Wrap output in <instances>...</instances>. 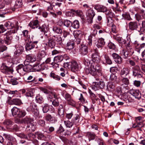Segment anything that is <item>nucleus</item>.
Wrapping results in <instances>:
<instances>
[{
  "label": "nucleus",
  "instance_id": "12",
  "mask_svg": "<svg viewBox=\"0 0 145 145\" xmlns=\"http://www.w3.org/2000/svg\"><path fill=\"white\" fill-rule=\"evenodd\" d=\"M86 14L87 16L90 18V23H92L93 18L95 14V12L93 10L89 9L87 11Z\"/></svg>",
  "mask_w": 145,
  "mask_h": 145
},
{
  "label": "nucleus",
  "instance_id": "44",
  "mask_svg": "<svg viewBox=\"0 0 145 145\" xmlns=\"http://www.w3.org/2000/svg\"><path fill=\"white\" fill-rule=\"evenodd\" d=\"M36 99L37 102L39 103H42L44 101L43 98L40 95H38L36 97Z\"/></svg>",
  "mask_w": 145,
  "mask_h": 145
},
{
  "label": "nucleus",
  "instance_id": "54",
  "mask_svg": "<svg viewBox=\"0 0 145 145\" xmlns=\"http://www.w3.org/2000/svg\"><path fill=\"white\" fill-rule=\"evenodd\" d=\"M25 65V66H24V71L28 72L30 70V69L31 68V66L30 65Z\"/></svg>",
  "mask_w": 145,
  "mask_h": 145
},
{
  "label": "nucleus",
  "instance_id": "41",
  "mask_svg": "<svg viewBox=\"0 0 145 145\" xmlns=\"http://www.w3.org/2000/svg\"><path fill=\"white\" fill-rule=\"evenodd\" d=\"M122 16L123 18L129 21L131 20L132 19L131 18L129 14L127 13H125L122 14Z\"/></svg>",
  "mask_w": 145,
  "mask_h": 145
},
{
  "label": "nucleus",
  "instance_id": "19",
  "mask_svg": "<svg viewBox=\"0 0 145 145\" xmlns=\"http://www.w3.org/2000/svg\"><path fill=\"white\" fill-rule=\"evenodd\" d=\"M80 51L81 54L84 56L86 55L88 52V47L85 45H82L80 48Z\"/></svg>",
  "mask_w": 145,
  "mask_h": 145
},
{
  "label": "nucleus",
  "instance_id": "52",
  "mask_svg": "<svg viewBox=\"0 0 145 145\" xmlns=\"http://www.w3.org/2000/svg\"><path fill=\"white\" fill-rule=\"evenodd\" d=\"M71 22L68 20H65L64 22V25L67 27H69L71 26Z\"/></svg>",
  "mask_w": 145,
  "mask_h": 145
},
{
  "label": "nucleus",
  "instance_id": "40",
  "mask_svg": "<svg viewBox=\"0 0 145 145\" xmlns=\"http://www.w3.org/2000/svg\"><path fill=\"white\" fill-rule=\"evenodd\" d=\"M64 122L65 126L67 127L71 128L74 124L72 121L71 122H70V121L68 120L64 121Z\"/></svg>",
  "mask_w": 145,
  "mask_h": 145
},
{
  "label": "nucleus",
  "instance_id": "34",
  "mask_svg": "<svg viewBox=\"0 0 145 145\" xmlns=\"http://www.w3.org/2000/svg\"><path fill=\"white\" fill-rule=\"evenodd\" d=\"M3 124L7 127H10L13 124V122L9 120H6L4 121Z\"/></svg>",
  "mask_w": 145,
  "mask_h": 145
},
{
  "label": "nucleus",
  "instance_id": "45",
  "mask_svg": "<svg viewBox=\"0 0 145 145\" xmlns=\"http://www.w3.org/2000/svg\"><path fill=\"white\" fill-rule=\"evenodd\" d=\"M73 35L75 38H76L79 35H82V32L80 30H76L74 31Z\"/></svg>",
  "mask_w": 145,
  "mask_h": 145
},
{
  "label": "nucleus",
  "instance_id": "14",
  "mask_svg": "<svg viewBox=\"0 0 145 145\" xmlns=\"http://www.w3.org/2000/svg\"><path fill=\"white\" fill-rule=\"evenodd\" d=\"M51 95L54 96V97L55 98V99L52 101V104L54 106H58L59 105V102L57 98V95L54 92H52L51 93Z\"/></svg>",
  "mask_w": 145,
  "mask_h": 145
},
{
  "label": "nucleus",
  "instance_id": "39",
  "mask_svg": "<svg viewBox=\"0 0 145 145\" xmlns=\"http://www.w3.org/2000/svg\"><path fill=\"white\" fill-rule=\"evenodd\" d=\"M121 55L123 56V58L125 59L127 58L128 57V52L124 49L121 52Z\"/></svg>",
  "mask_w": 145,
  "mask_h": 145
},
{
  "label": "nucleus",
  "instance_id": "37",
  "mask_svg": "<svg viewBox=\"0 0 145 145\" xmlns=\"http://www.w3.org/2000/svg\"><path fill=\"white\" fill-rule=\"evenodd\" d=\"M63 59L62 56H58L55 57L54 58V61L56 63L61 62Z\"/></svg>",
  "mask_w": 145,
  "mask_h": 145
},
{
  "label": "nucleus",
  "instance_id": "13",
  "mask_svg": "<svg viewBox=\"0 0 145 145\" xmlns=\"http://www.w3.org/2000/svg\"><path fill=\"white\" fill-rule=\"evenodd\" d=\"M70 67L71 71L73 72H75L77 71L78 66V63L75 61H72L70 62Z\"/></svg>",
  "mask_w": 145,
  "mask_h": 145
},
{
  "label": "nucleus",
  "instance_id": "20",
  "mask_svg": "<svg viewBox=\"0 0 145 145\" xmlns=\"http://www.w3.org/2000/svg\"><path fill=\"white\" fill-rule=\"evenodd\" d=\"M38 29L41 32H43L44 34L47 33L49 30L48 26L45 24L43 25L41 27L39 26Z\"/></svg>",
  "mask_w": 145,
  "mask_h": 145
},
{
  "label": "nucleus",
  "instance_id": "2",
  "mask_svg": "<svg viewBox=\"0 0 145 145\" xmlns=\"http://www.w3.org/2000/svg\"><path fill=\"white\" fill-rule=\"evenodd\" d=\"M16 32L15 29H13L8 31L5 35L4 42L7 45L10 44L13 39L12 33H14Z\"/></svg>",
  "mask_w": 145,
  "mask_h": 145
},
{
  "label": "nucleus",
  "instance_id": "50",
  "mask_svg": "<svg viewBox=\"0 0 145 145\" xmlns=\"http://www.w3.org/2000/svg\"><path fill=\"white\" fill-rule=\"evenodd\" d=\"M62 3L59 2H54V1L52 3V6L55 8H57L58 7H60Z\"/></svg>",
  "mask_w": 145,
  "mask_h": 145
},
{
  "label": "nucleus",
  "instance_id": "47",
  "mask_svg": "<svg viewBox=\"0 0 145 145\" xmlns=\"http://www.w3.org/2000/svg\"><path fill=\"white\" fill-rule=\"evenodd\" d=\"M50 109L49 106L48 104H46L43 107L42 110L44 113H46L48 112Z\"/></svg>",
  "mask_w": 145,
  "mask_h": 145
},
{
  "label": "nucleus",
  "instance_id": "35",
  "mask_svg": "<svg viewBox=\"0 0 145 145\" xmlns=\"http://www.w3.org/2000/svg\"><path fill=\"white\" fill-rule=\"evenodd\" d=\"M138 31L139 32L145 31V21H142V25L140 26Z\"/></svg>",
  "mask_w": 145,
  "mask_h": 145
},
{
  "label": "nucleus",
  "instance_id": "22",
  "mask_svg": "<svg viewBox=\"0 0 145 145\" xmlns=\"http://www.w3.org/2000/svg\"><path fill=\"white\" fill-rule=\"evenodd\" d=\"M9 104L10 105H19L21 104V100L19 99H14L10 101Z\"/></svg>",
  "mask_w": 145,
  "mask_h": 145
},
{
  "label": "nucleus",
  "instance_id": "30",
  "mask_svg": "<svg viewBox=\"0 0 145 145\" xmlns=\"http://www.w3.org/2000/svg\"><path fill=\"white\" fill-rule=\"evenodd\" d=\"M113 38L120 43L123 44H125V41H124V39L121 37H118L117 36L114 35L113 37Z\"/></svg>",
  "mask_w": 145,
  "mask_h": 145
},
{
  "label": "nucleus",
  "instance_id": "9",
  "mask_svg": "<svg viewBox=\"0 0 145 145\" xmlns=\"http://www.w3.org/2000/svg\"><path fill=\"white\" fill-rule=\"evenodd\" d=\"M112 56L114 61L117 63L120 64L122 63V59L118 54L116 53H113Z\"/></svg>",
  "mask_w": 145,
  "mask_h": 145
},
{
  "label": "nucleus",
  "instance_id": "11",
  "mask_svg": "<svg viewBox=\"0 0 145 145\" xmlns=\"http://www.w3.org/2000/svg\"><path fill=\"white\" fill-rule=\"evenodd\" d=\"M135 18L138 21L139 26L140 25L141 22H142V21H145L144 20V16L143 14L141 15L140 14L137 13L135 14Z\"/></svg>",
  "mask_w": 145,
  "mask_h": 145
},
{
  "label": "nucleus",
  "instance_id": "61",
  "mask_svg": "<svg viewBox=\"0 0 145 145\" xmlns=\"http://www.w3.org/2000/svg\"><path fill=\"white\" fill-rule=\"evenodd\" d=\"M116 77L115 75L114 74H112L110 75V80L111 81L115 82L116 80Z\"/></svg>",
  "mask_w": 145,
  "mask_h": 145
},
{
  "label": "nucleus",
  "instance_id": "59",
  "mask_svg": "<svg viewBox=\"0 0 145 145\" xmlns=\"http://www.w3.org/2000/svg\"><path fill=\"white\" fill-rule=\"evenodd\" d=\"M108 47L110 49L115 50L116 48L115 45L112 42H109L108 45Z\"/></svg>",
  "mask_w": 145,
  "mask_h": 145
},
{
  "label": "nucleus",
  "instance_id": "58",
  "mask_svg": "<svg viewBox=\"0 0 145 145\" xmlns=\"http://www.w3.org/2000/svg\"><path fill=\"white\" fill-rule=\"evenodd\" d=\"M126 48L129 51H130L132 52V54H133L134 52L133 50H132V48L131 46L129 43H128L126 45Z\"/></svg>",
  "mask_w": 145,
  "mask_h": 145
},
{
  "label": "nucleus",
  "instance_id": "56",
  "mask_svg": "<svg viewBox=\"0 0 145 145\" xmlns=\"http://www.w3.org/2000/svg\"><path fill=\"white\" fill-rule=\"evenodd\" d=\"M113 20L112 17H108L107 19V23L108 25L110 26L113 24Z\"/></svg>",
  "mask_w": 145,
  "mask_h": 145
},
{
  "label": "nucleus",
  "instance_id": "26",
  "mask_svg": "<svg viewBox=\"0 0 145 145\" xmlns=\"http://www.w3.org/2000/svg\"><path fill=\"white\" fill-rule=\"evenodd\" d=\"M36 129V126L32 123L27 125L26 129L27 130H29L31 131H34Z\"/></svg>",
  "mask_w": 145,
  "mask_h": 145
},
{
  "label": "nucleus",
  "instance_id": "25",
  "mask_svg": "<svg viewBox=\"0 0 145 145\" xmlns=\"http://www.w3.org/2000/svg\"><path fill=\"white\" fill-rule=\"evenodd\" d=\"M80 118V117L78 115L75 114L72 119L71 121L74 124L77 125L79 121Z\"/></svg>",
  "mask_w": 145,
  "mask_h": 145
},
{
  "label": "nucleus",
  "instance_id": "23",
  "mask_svg": "<svg viewBox=\"0 0 145 145\" xmlns=\"http://www.w3.org/2000/svg\"><path fill=\"white\" fill-rule=\"evenodd\" d=\"M42 66V64H35L33 65V69L35 71H39L44 69Z\"/></svg>",
  "mask_w": 145,
  "mask_h": 145
},
{
  "label": "nucleus",
  "instance_id": "48",
  "mask_svg": "<svg viewBox=\"0 0 145 145\" xmlns=\"http://www.w3.org/2000/svg\"><path fill=\"white\" fill-rule=\"evenodd\" d=\"M35 108L33 106V104L32 103H30V104L29 106L27 108V110L29 112H30L31 111H33L35 108L36 107L35 105H34Z\"/></svg>",
  "mask_w": 145,
  "mask_h": 145
},
{
  "label": "nucleus",
  "instance_id": "53",
  "mask_svg": "<svg viewBox=\"0 0 145 145\" xmlns=\"http://www.w3.org/2000/svg\"><path fill=\"white\" fill-rule=\"evenodd\" d=\"M36 135L37 136V138L39 139L43 140L44 138V136L43 134L40 133H36Z\"/></svg>",
  "mask_w": 145,
  "mask_h": 145
},
{
  "label": "nucleus",
  "instance_id": "7",
  "mask_svg": "<svg viewBox=\"0 0 145 145\" xmlns=\"http://www.w3.org/2000/svg\"><path fill=\"white\" fill-rule=\"evenodd\" d=\"M129 93L136 98L139 99L141 98V93L138 90L131 89L129 91Z\"/></svg>",
  "mask_w": 145,
  "mask_h": 145
},
{
  "label": "nucleus",
  "instance_id": "32",
  "mask_svg": "<svg viewBox=\"0 0 145 145\" xmlns=\"http://www.w3.org/2000/svg\"><path fill=\"white\" fill-rule=\"evenodd\" d=\"M22 5V0H16L14 5V8H18L21 7Z\"/></svg>",
  "mask_w": 145,
  "mask_h": 145
},
{
  "label": "nucleus",
  "instance_id": "33",
  "mask_svg": "<svg viewBox=\"0 0 145 145\" xmlns=\"http://www.w3.org/2000/svg\"><path fill=\"white\" fill-rule=\"evenodd\" d=\"M3 136L4 138L7 140H9L10 141H13L14 140V139L8 133H4Z\"/></svg>",
  "mask_w": 145,
  "mask_h": 145
},
{
  "label": "nucleus",
  "instance_id": "60",
  "mask_svg": "<svg viewBox=\"0 0 145 145\" xmlns=\"http://www.w3.org/2000/svg\"><path fill=\"white\" fill-rule=\"evenodd\" d=\"M108 88L110 89H113L115 87L114 82H108L107 86Z\"/></svg>",
  "mask_w": 145,
  "mask_h": 145
},
{
  "label": "nucleus",
  "instance_id": "64",
  "mask_svg": "<svg viewBox=\"0 0 145 145\" xmlns=\"http://www.w3.org/2000/svg\"><path fill=\"white\" fill-rule=\"evenodd\" d=\"M96 140L97 143L99 145H105L103 140L101 138H98Z\"/></svg>",
  "mask_w": 145,
  "mask_h": 145
},
{
  "label": "nucleus",
  "instance_id": "24",
  "mask_svg": "<svg viewBox=\"0 0 145 145\" xmlns=\"http://www.w3.org/2000/svg\"><path fill=\"white\" fill-rule=\"evenodd\" d=\"M95 8L97 10L98 12H105L107 10V8L104 6L100 5L99 6H96Z\"/></svg>",
  "mask_w": 145,
  "mask_h": 145
},
{
  "label": "nucleus",
  "instance_id": "4",
  "mask_svg": "<svg viewBox=\"0 0 145 145\" xmlns=\"http://www.w3.org/2000/svg\"><path fill=\"white\" fill-rule=\"evenodd\" d=\"M129 29L131 31L136 30L138 31L139 29L138 28V24L136 21L131 22L128 24Z\"/></svg>",
  "mask_w": 145,
  "mask_h": 145
},
{
  "label": "nucleus",
  "instance_id": "5",
  "mask_svg": "<svg viewBox=\"0 0 145 145\" xmlns=\"http://www.w3.org/2000/svg\"><path fill=\"white\" fill-rule=\"evenodd\" d=\"M133 74L135 76H137L138 78L142 77L140 74V67L138 65H136L133 68Z\"/></svg>",
  "mask_w": 145,
  "mask_h": 145
},
{
  "label": "nucleus",
  "instance_id": "1",
  "mask_svg": "<svg viewBox=\"0 0 145 145\" xmlns=\"http://www.w3.org/2000/svg\"><path fill=\"white\" fill-rule=\"evenodd\" d=\"M91 57L94 63L91 65L90 61L87 59H85L84 60V64L86 66L85 69L86 73L94 76L96 74L97 72L99 75H101L102 70L100 65L99 64L101 59L96 50H95V53L92 54Z\"/></svg>",
  "mask_w": 145,
  "mask_h": 145
},
{
  "label": "nucleus",
  "instance_id": "36",
  "mask_svg": "<svg viewBox=\"0 0 145 145\" xmlns=\"http://www.w3.org/2000/svg\"><path fill=\"white\" fill-rule=\"evenodd\" d=\"M53 31L57 34H61L62 32V29L59 27L56 26L54 27L53 28Z\"/></svg>",
  "mask_w": 145,
  "mask_h": 145
},
{
  "label": "nucleus",
  "instance_id": "49",
  "mask_svg": "<svg viewBox=\"0 0 145 145\" xmlns=\"http://www.w3.org/2000/svg\"><path fill=\"white\" fill-rule=\"evenodd\" d=\"M18 117L19 118H22L24 117L26 114V112L24 110H19Z\"/></svg>",
  "mask_w": 145,
  "mask_h": 145
},
{
  "label": "nucleus",
  "instance_id": "17",
  "mask_svg": "<svg viewBox=\"0 0 145 145\" xmlns=\"http://www.w3.org/2000/svg\"><path fill=\"white\" fill-rule=\"evenodd\" d=\"M33 121V119L28 116H26L25 118L22 119L23 124H26L27 125L32 123Z\"/></svg>",
  "mask_w": 145,
  "mask_h": 145
},
{
  "label": "nucleus",
  "instance_id": "42",
  "mask_svg": "<svg viewBox=\"0 0 145 145\" xmlns=\"http://www.w3.org/2000/svg\"><path fill=\"white\" fill-rule=\"evenodd\" d=\"M72 26L74 28L78 29L79 28L80 24L78 20H75L74 21L72 24Z\"/></svg>",
  "mask_w": 145,
  "mask_h": 145
},
{
  "label": "nucleus",
  "instance_id": "57",
  "mask_svg": "<svg viewBox=\"0 0 145 145\" xmlns=\"http://www.w3.org/2000/svg\"><path fill=\"white\" fill-rule=\"evenodd\" d=\"M64 131V129L63 127L60 125L59 129L56 132L57 134L59 135L61 134Z\"/></svg>",
  "mask_w": 145,
  "mask_h": 145
},
{
  "label": "nucleus",
  "instance_id": "29",
  "mask_svg": "<svg viewBox=\"0 0 145 145\" xmlns=\"http://www.w3.org/2000/svg\"><path fill=\"white\" fill-rule=\"evenodd\" d=\"M20 110L16 107H14L11 110L12 114L13 116H18Z\"/></svg>",
  "mask_w": 145,
  "mask_h": 145
},
{
  "label": "nucleus",
  "instance_id": "55",
  "mask_svg": "<svg viewBox=\"0 0 145 145\" xmlns=\"http://www.w3.org/2000/svg\"><path fill=\"white\" fill-rule=\"evenodd\" d=\"M134 44L135 45V47L137 49V51L139 53L140 50V45L139 44L137 41H135Z\"/></svg>",
  "mask_w": 145,
  "mask_h": 145
},
{
  "label": "nucleus",
  "instance_id": "31",
  "mask_svg": "<svg viewBox=\"0 0 145 145\" xmlns=\"http://www.w3.org/2000/svg\"><path fill=\"white\" fill-rule=\"evenodd\" d=\"M4 25L8 29H11L14 26V24L10 21L6 22L4 24Z\"/></svg>",
  "mask_w": 145,
  "mask_h": 145
},
{
  "label": "nucleus",
  "instance_id": "6",
  "mask_svg": "<svg viewBox=\"0 0 145 145\" xmlns=\"http://www.w3.org/2000/svg\"><path fill=\"white\" fill-rule=\"evenodd\" d=\"M1 72L6 74H9L13 72L12 69L8 67L4 64H2L1 67Z\"/></svg>",
  "mask_w": 145,
  "mask_h": 145
},
{
  "label": "nucleus",
  "instance_id": "18",
  "mask_svg": "<svg viewBox=\"0 0 145 145\" xmlns=\"http://www.w3.org/2000/svg\"><path fill=\"white\" fill-rule=\"evenodd\" d=\"M105 42L104 39L101 38L98 40L96 44V46L98 48H101L103 47L105 45Z\"/></svg>",
  "mask_w": 145,
  "mask_h": 145
},
{
  "label": "nucleus",
  "instance_id": "63",
  "mask_svg": "<svg viewBox=\"0 0 145 145\" xmlns=\"http://www.w3.org/2000/svg\"><path fill=\"white\" fill-rule=\"evenodd\" d=\"M35 137V135L33 134L32 133H29L28 135V136L27 137L28 138H26V139L32 140Z\"/></svg>",
  "mask_w": 145,
  "mask_h": 145
},
{
  "label": "nucleus",
  "instance_id": "28",
  "mask_svg": "<svg viewBox=\"0 0 145 145\" xmlns=\"http://www.w3.org/2000/svg\"><path fill=\"white\" fill-rule=\"evenodd\" d=\"M74 43L73 41L68 42L66 46V48L67 50H70L73 49L74 46Z\"/></svg>",
  "mask_w": 145,
  "mask_h": 145
},
{
  "label": "nucleus",
  "instance_id": "43",
  "mask_svg": "<svg viewBox=\"0 0 145 145\" xmlns=\"http://www.w3.org/2000/svg\"><path fill=\"white\" fill-rule=\"evenodd\" d=\"M87 136L89 138V141L94 139L95 137V135L90 132H88L87 134Z\"/></svg>",
  "mask_w": 145,
  "mask_h": 145
},
{
  "label": "nucleus",
  "instance_id": "27",
  "mask_svg": "<svg viewBox=\"0 0 145 145\" xmlns=\"http://www.w3.org/2000/svg\"><path fill=\"white\" fill-rule=\"evenodd\" d=\"M46 45H48V46L51 48H53L54 47L55 43L53 39H49L48 42L46 44Z\"/></svg>",
  "mask_w": 145,
  "mask_h": 145
},
{
  "label": "nucleus",
  "instance_id": "46",
  "mask_svg": "<svg viewBox=\"0 0 145 145\" xmlns=\"http://www.w3.org/2000/svg\"><path fill=\"white\" fill-rule=\"evenodd\" d=\"M54 128L53 127H50L48 129H44L43 130L44 132H46L48 133H50L54 131Z\"/></svg>",
  "mask_w": 145,
  "mask_h": 145
},
{
  "label": "nucleus",
  "instance_id": "51",
  "mask_svg": "<svg viewBox=\"0 0 145 145\" xmlns=\"http://www.w3.org/2000/svg\"><path fill=\"white\" fill-rule=\"evenodd\" d=\"M68 104L73 106H75L76 102L72 98L67 101Z\"/></svg>",
  "mask_w": 145,
  "mask_h": 145
},
{
  "label": "nucleus",
  "instance_id": "3",
  "mask_svg": "<svg viewBox=\"0 0 145 145\" xmlns=\"http://www.w3.org/2000/svg\"><path fill=\"white\" fill-rule=\"evenodd\" d=\"M38 42V41L34 42L30 41L26 43L25 46V49L26 51H29L35 47L36 48L37 47V44Z\"/></svg>",
  "mask_w": 145,
  "mask_h": 145
},
{
  "label": "nucleus",
  "instance_id": "10",
  "mask_svg": "<svg viewBox=\"0 0 145 145\" xmlns=\"http://www.w3.org/2000/svg\"><path fill=\"white\" fill-rule=\"evenodd\" d=\"M92 87L93 89H95V87L97 88L102 89L104 88L105 86L104 82H93Z\"/></svg>",
  "mask_w": 145,
  "mask_h": 145
},
{
  "label": "nucleus",
  "instance_id": "62",
  "mask_svg": "<svg viewBox=\"0 0 145 145\" xmlns=\"http://www.w3.org/2000/svg\"><path fill=\"white\" fill-rule=\"evenodd\" d=\"M105 12H106V14L107 17H112L113 16V13L111 12L109 10L107 9L106 11H105Z\"/></svg>",
  "mask_w": 145,
  "mask_h": 145
},
{
  "label": "nucleus",
  "instance_id": "38",
  "mask_svg": "<svg viewBox=\"0 0 145 145\" xmlns=\"http://www.w3.org/2000/svg\"><path fill=\"white\" fill-rule=\"evenodd\" d=\"M50 76L53 79L57 81L59 80L60 79V77L56 74L53 72H51L50 74Z\"/></svg>",
  "mask_w": 145,
  "mask_h": 145
},
{
  "label": "nucleus",
  "instance_id": "21",
  "mask_svg": "<svg viewBox=\"0 0 145 145\" xmlns=\"http://www.w3.org/2000/svg\"><path fill=\"white\" fill-rule=\"evenodd\" d=\"M130 69L128 67H125L123 68L121 72V75L126 76L129 73Z\"/></svg>",
  "mask_w": 145,
  "mask_h": 145
},
{
  "label": "nucleus",
  "instance_id": "15",
  "mask_svg": "<svg viewBox=\"0 0 145 145\" xmlns=\"http://www.w3.org/2000/svg\"><path fill=\"white\" fill-rule=\"evenodd\" d=\"M16 50L14 52V54L18 56L22 54L24 50V48L21 46L17 45L16 46Z\"/></svg>",
  "mask_w": 145,
  "mask_h": 145
},
{
  "label": "nucleus",
  "instance_id": "8",
  "mask_svg": "<svg viewBox=\"0 0 145 145\" xmlns=\"http://www.w3.org/2000/svg\"><path fill=\"white\" fill-rule=\"evenodd\" d=\"M56 116L57 114L55 113H53L52 115L47 114L45 116V119L46 121H56L57 118H56Z\"/></svg>",
  "mask_w": 145,
  "mask_h": 145
},
{
  "label": "nucleus",
  "instance_id": "16",
  "mask_svg": "<svg viewBox=\"0 0 145 145\" xmlns=\"http://www.w3.org/2000/svg\"><path fill=\"white\" fill-rule=\"evenodd\" d=\"M29 26L33 29L39 27V22L38 20L31 21L29 24Z\"/></svg>",
  "mask_w": 145,
  "mask_h": 145
}]
</instances>
